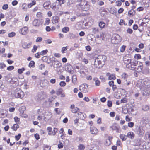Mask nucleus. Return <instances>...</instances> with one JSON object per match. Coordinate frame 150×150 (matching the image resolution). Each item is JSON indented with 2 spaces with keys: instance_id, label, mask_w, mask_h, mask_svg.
Segmentation results:
<instances>
[{
  "instance_id": "obj_12",
  "label": "nucleus",
  "mask_w": 150,
  "mask_h": 150,
  "mask_svg": "<svg viewBox=\"0 0 150 150\" xmlns=\"http://www.w3.org/2000/svg\"><path fill=\"white\" fill-rule=\"evenodd\" d=\"M112 130H115L117 132L120 133L121 132V129L119 127H117L115 125H113L110 127Z\"/></svg>"
},
{
  "instance_id": "obj_22",
  "label": "nucleus",
  "mask_w": 150,
  "mask_h": 150,
  "mask_svg": "<svg viewBox=\"0 0 150 150\" xmlns=\"http://www.w3.org/2000/svg\"><path fill=\"white\" fill-rule=\"evenodd\" d=\"M31 44V43H29L28 44L26 43H24L23 44L22 46L24 49L28 48L29 47Z\"/></svg>"
},
{
  "instance_id": "obj_3",
  "label": "nucleus",
  "mask_w": 150,
  "mask_h": 150,
  "mask_svg": "<svg viewBox=\"0 0 150 150\" xmlns=\"http://www.w3.org/2000/svg\"><path fill=\"white\" fill-rule=\"evenodd\" d=\"M127 63L126 61H125V63L126 64V67L130 69L134 70L135 68V66L136 63L134 62H132L130 59H128L127 60Z\"/></svg>"
},
{
  "instance_id": "obj_33",
  "label": "nucleus",
  "mask_w": 150,
  "mask_h": 150,
  "mask_svg": "<svg viewBox=\"0 0 150 150\" xmlns=\"http://www.w3.org/2000/svg\"><path fill=\"white\" fill-rule=\"evenodd\" d=\"M146 139L150 140V132H146L145 134Z\"/></svg>"
},
{
  "instance_id": "obj_24",
  "label": "nucleus",
  "mask_w": 150,
  "mask_h": 150,
  "mask_svg": "<svg viewBox=\"0 0 150 150\" xmlns=\"http://www.w3.org/2000/svg\"><path fill=\"white\" fill-rule=\"evenodd\" d=\"M93 81L95 82V84L97 86H99L100 84V81L97 78H94L93 79Z\"/></svg>"
},
{
  "instance_id": "obj_47",
  "label": "nucleus",
  "mask_w": 150,
  "mask_h": 150,
  "mask_svg": "<svg viewBox=\"0 0 150 150\" xmlns=\"http://www.w3.org/2000/svg\"><path fill=\"white\" fill-rule=\"evenodd\" d=\"M78 149L79 150H83L85 148L84 146L82 144H80L78 146Z\"/></svg>"
},
{
  "instance_id": "obj_38",
  "label": "nucleus",
  "mask_w": 150,
  "mask_h": 150,
  "mask_svg": "<svg viewBox=\"0 0 150 150\" xmlns=\"http://www.w3.org/2000/svg\"><path fill=\"white\" fill-rule=\"evenodd\" d=\"M48 52V50L47 49L43 50L40 53V54L41 55H44L46 54Z\"/></svg>"
},
{
  "instance_id": "obj_53",
  "label": "nucleus",
  "mask_w": 150,
  "mask_h": 150,
  "mask_svg": "<svg viewBox=\"0 0 150 150\" xmlns=\"http://www.w3.org/2000/svg\"><path fill=\"white\" fill-rule=\"evenodd\" d=\"M57 131V129L56 128H54L53 129V132L52 133V135L54 136Z\"/></svg>"
},
{
  "instance_id": "obj_48",
  "label": "nucleus",
  "mask_w": 150,
  "mask_h": 150,
  "mask_svg": "<svg viewBox=\"0 0 150 150\" xmlns=\"http://www.w3.org/2000/svg\"><path fill=\"white\" fill-rule=\"evenodd\" d=\"M119 25H125L126 24L125 23V21L123 19H120V22H119Z\"/></svg>"
},
{
  "instance_id": "obj_40",
  "label": "nucleus",
  "mask_w": 150,
  "mask_h": 150,
  "mask_svg": "<svg viewBox=\"0 0 150 150\" xmlns=\"http://www.w3.org/2000/svg\"><path fill=\"white\" fill-rule=\"evenodd\" d=\"M143 67L142 66H138L137 68V72H140L142 71Z\"/></svg>"
},
{
  "instance_id": "obj_32",
  "label": "nucleus",
  "mask_w": 150,
  "mask_h": 150,
  "mask_svg": "<svg viewBox=\"0 0 150 150\" xmlns=\"http://www.w3.org/2000/svg\"><path fill=\"white\" fill-rule=\"evenodd\" d=\"M79 108L77 107H75L74 109L71 110L72 113H76L79 111Z\"/></svg>"
},
{
  "instance_id": "obj_54",
  "label": "nucleus",
  "mask_w": 150,
  "mask_h": 150,
  "mask_svg": "<svg viewBox=\"0 0 150 150\" xmlns=\"http://www.w3.org/2000/svg\"><path fill=\"white\" fill-rule=\"evenodd\" d=\"M6 67V65L4 63L2 62L0 63V68L1 69H2Z\"/></svg>"
},
{
  "instance_id": "obj_50",
  "label": "nucleus",
  "mask_w": 150,
  "mask_h": 150,
  "mask_svg": "<svg viewBox=\"0 0 150 150\" xmlns=\"http://www.w3.org/2000/svg\"><path fill=\"white\" fill-rule=\"evenodd\" d=\"M16 33L14 32H12L8 34V36L9 37H12L15 36Z\"/></svg>"
},
{
  "instance_id": "obj_31",
  "label": "nucleus",
  "mask_w": 150,
  "mask_h": 150,
  "mask_svg": "<svg viewBox=\"0 0 150 150\" xmlns=\"http://www.w3.org/2000/svg\"><path fill=\"white\" fill-rule=\"evenodd\" d=\"M52 128L50 127H47V130L48 132V134L49 135H52Z\"/></svg>"
},
{
  "instance_id": "obj_21",
  "label": "nucleus",
  "mask_w": 150,
  "mask_h": 150,
  "mask_svg": "<svg viewBox=\"0 0 150 150\" xmlns=\"http://www.w3.org/2000/svg\"><path fill=\"white\" fill-rule=\"evenodd\" d=\"M36 4V1L35 0H33L32 2L29 3L27 5L28 7L29 8H31L33 6L35 5Z\"/></svg>"
},
{
  "instance_id": "obj_1",
  "label": "nucleus",
  "mask_w": 150,
  "mask_h": 150,
  "mask_svg": "<svg viewBox=\"0 0 150 150\" xmlns=\"http://www.w3.org/2000/svg\"><path fill=\"white\" fill-rule=\"evenodd\" d=\"M122 40V38L117 34H114L111 39L112 43L115 44H118Z\"/></svg>"
},
{
  "instance_id": "obj_26",
  "label": "nucleus",
  "mask_w": 150,
  "mask_h": 150,
  "mask_svg": "<svg viewBox=\"0 0 150 150\" xmlns=\"http://www.w3.org/2000/svg\"><path fill=\"white\" fill-rule=\"evenodd\" d=\"M27 6L26 3H23L21 6V8L24 11H27Z\"/></svg>"
},
{
  "instance_id": "obj_20",
  "label": "nucleus",
  "mask_w": 150,
  "mask_h": 150,
  "mask_svg": "<svg viewBox=\"0 0 150 150\" xmlns=\"http://www.w3.org/2000/svg\"><path fill=\"white\" fill-rule=\"evenodd\" d=\"M19 127V125H18L17 124H14L11 127V128L13 130L16 131Z\"/></svg>"
},
{
  "instance_id": "obj_49",
  "label": "nucleus",
  "mask_w": 150,
  "mask_h": 150,
  "mask_svg": "<svg viewBox=\"0 0 150 150\" xmlns=\"http://www.w3.org/2000/svg\"><path fill=\"white\" fill-rule=\"evenodd\" d=\"M50 22V19L48 18H47L45 19L44 24L45 25H48L49 24Z\"/></svg>"
},
{
  "instance_id": "obj_39",
  "label": "nucleus",
  "mask_w": 150,
  "mask_h": 150,
  "mask_svg": "<svg viewBox=\"0 0 150 150\" xmlns=\"http://www.w3.org/2000/svg\"><path fill=\"white\" fill-rule=\"evenodd\" d=\"M35 62L33 61H31L29 64V67H34Z\"/></svg>"
},
{
  "instance_id": "obj_41",
  "label": "nucleus",
  "mask_w": 150,
  "mask_h": 150,
  "mask_svg": "<svg viewBox=\"0 0 150 150\" xmlns=\"http://www.w3.org/2000/svg\"><path fill=\"white\" fill-rule=\"evenodd\" d=\"M37 17L39 18H41L43 17V13L40 12H38L36 15Z\"/></svg>"
},
{
  "instance_id": "obj_59",
  "label": "nucleus",
  "mask_w": 150,
  "mask_h": 150,
  "mask_svg": "<svg viewBox=\"0 0 150 150\" xmlns=\"http://www.w3.org/2000/svg\"><path fill=\"white\" fill-rule=\"evenodd\" d=\"M38 48V47L35 45L33 46V48L32 50V52L34 53L37 50Z\"/></svg>"
},
{
  "instance_id": "obj_8",
  "label": "nucleus",
  "mask_w": 150,
  "mask_h": 150,
  "mask_svg": "<svg viewBox=\"0 0 150 150\" xmlns=\"http://www.w3.org/2000/svg\"><path fill=\"white\" fill-rule=\"evenodd\" d=\"M144 80L140 79L137 82V86L140 88L141 90L144 89Z\"/></svg>"
},
{
  "instance_id": "obj_17",
  "label": "nucleus",
  "mask_w": 150,
  "mask_h": 150,
  "mask_svg": "<svg viewBox=\"0 0 150 150\" xmlns=\"http://www.w3.org/2000/svg\"><path fill=\"white\" fill-rule=\"evenodd\" d=\"M59 21V18L57 16H54L53 17L52 22L53 24L57 23Z\"/></svg>"
},
{
  "instance_id": "obj_62",
  "label": "nucleus",
  "mask_w": 150,
  "mask_h": 150,
  "mask_svg": "<svg viewBox=\"0 0 150 150\" xmlns=\"http://www.w3.org/2000/svg\"><path fill=\"white\" fill-rule=\"evenodd\" d=\"M45 65L43 64H41L39 66V69L42 70L45 67Z\"/></svg>"
},
{
  "instance_id": "obj_57",
  "label": "nucleus",
  "mask_w": 150,
  "mask_h": 150,
  "mask_svg": "<svg viewBox=\"0 0 150 150\" xmlns=\"http://www.w3.org/2000/svg\"><path fill=\"white\" fill-rule=\"evenodd\" d=\"M134 125V123L133 122H129L128 123V126L129 127H130V128L132 127H133Z\"/></svg>"
},
{
  "instance_id": "obj_4",
  "label": "nucleus",
  "mask_w": 150,
  "mask_h": 150,
  "mask_svg": "<svg viewBox=\"0 0 150 150\" xmlns=\"http://www.w3.org/2000/svg\"><path fill=\"white\" fill-rule=\"evenodd\" d=\"M14 95L16 98H21L24 96V94L20 88H17L15 91Z\"/></svg>"
},
{
  "instance_id": "obj_63",
  "label": "nucleus",
  "mask_w": 150,
  "mask_h": 150,
  "mask_svg": "<svg viewBox=\"0 0 150 150\" xmlns=\"http://www.w3.org/2000/svg\"><path fill=\"white\" fill-rule=\"evenodd\" d=\"M116 4L117 6H120L121 5L122 3L121 1L118 0L116 1Z\"/></svg>"
},
{
  "instance_id": "obj_44",
  "label": "nucleus",
  "mask_w": 150,
  "mask_h": 150,
  "mask_svg": "<svg viewBox=\"0 0 150 150\" xmlns=\"http://www.w3.org/2000/svg\"><path fill=\"white\" fill-rule=\"evenodd\" d=\"M63 92V90L62 89H58L56 92V94L57 95H59Z\"/></svg>"
},
{
  "instance_id": "obj_61",
  "label": "nucleus",
  "mask_w": 150,
  "mask_h": 150,
  "mask_svg": "<svg viewBox=\"0 0 150 150\" xmlns=\"http://www.w3.org/2000/svg\"><path fill=\"white\" fill-rule=\"evenodd\" d=\"M107 105L109 107H111L112 105V103L111 101L108 100L107 101Z\"/></svg>"
},
{
  "instance_id": "obj_5",
  "label": "nucleus",
  "mask_w": 150,
  "mask_h": 150,
  "mask_svg": "<svg viewBox=\"0 0 150 150\" xmlns=\"http://www.w3.org/2000/svg\"><path fill=\"white\" fill-rule=\"evenodd\" d=\"M105 57L103 56L102 57V59L100 60L99 58H98L97 59V62L98 65V68H100V67H103L105 63Z\"/></svg>"
},
{
  "instance_id": "obj_6",
  "label": "nucleus",
  "mask_w": 150,
  "mask_h": 150,
  "mask_svg": "<svg viewBox=\"0 0 150 150\" xmlns=\"http://www.w3.org/2000/svg\"><path fill=\"white\" fill-rule=\"evenodd\" d=\"M79 90L84 93H86L88 91V85L86 84H82L79 87Z\"/></svg>"
},
{
  "instance_id": "obj_64",
  "label": "nucleus",
  "mask_w": 150,
  "mask_h": 150,
  "mask_svg": "<svg viewBox=\"0 0 150 150\" xmlns=\"http://www.w3.org/2000/svg\"><path fill=\"white\" fill-rule=\"evenodd\" d=\"M8 8V5L7 4L4 5L2 7V8L4 10H6Z\"/></svg>"
},
{
  "instance_id": "obj_11",
  "label": "nucleus",
  "mask_w": 150,
  "mask_h": 150,
  "mask_svg": "<svg viewBox=\"0 0 150 150\" xmlns=\"http://www.w3.org/2000/svg\"><path fill=\"white\" fill-rule=\"evenodd\" d=\"M66 70L69 73L73 74V68L71 65L69 64H67L66 66Z\"/></svg>"
},
{
  "instance_id": "obj_14",
  "label": "nucleus",
  "mask_w": 150,
  "mask_h": 150,
  "mask_svg": "<svg viewBox=\"0 0 150 150\" xmlns=\"http://www.w3.org/2000/svg\"><path fill=\"white\" fill-rule=\"evenodd\" d=\"M144 89L149 87L150 86V81L148 80H144Z\"/></svg>"
},
{
  "instance_id": "obj_42",
  "label": "nucleus",
  "mask_w": 150,
  "mask_h": 150,
  "mask_svg": "<svg viewBox=\"0 0 150 150\" xmlns=\"http://www.w3.org/2000/svg\"><path fill=\"white\" fill-rule=\"evenodd\" d=\"M25 70V69L24 68H22L21 69H19L18 70V72L19 74H22L23 72Z\"/></svg>"
},
{
  "instance_id": "obj_46",
  "label": "nucleus",
  "mask_w": 150,
  "mask_h": 150,
  "mask_svg": "<svg viewBox=\"0 0 150 150\" xmlns=\"http://www.w3.org/2000/svg\"><path fill=\"white\" fill-rule=\"evenodd\" d=\"M126 46L123 45L121 46L120 48V51L121 52H123L125 49Z\"/></svg>"
},
{
  "instance_id": "obj_60",
  "label": "nucleus",
  "mask_w": 150,
  "mask_h": 150,
  "mask_svg": "<svg viewBox=\"0 0 150 150\" xmlns=\"http://www.w3.org/2000/svg\"><path fill=\"white\" fill-rule=\"evenodd\" d=\"M14 69V67L13 66H11L8 67L7 68V70L8 71H11L13 69Z\"/></svg>"
},
{
  "instance_id": "obj_19",
  "label": "nucleus",
  "mask_w": 150,
  "mask_h": 150,
  "mask_svg": "<svg viewBox=\"0 0 150 150\" xmlns=\"http://www.w3.org/2000/svg\"><path fill=\"white\" fill-rule=\"evenodd\" d=\"M135 136V134L132 132H129L127 134V137L131 139H133Z\"/></svg>"
},
{
  "instance_id": "obj_7",
  "label": "nucleus",
  "mask_w": 150,
  "mask_h": 150,
  "mask_svg": "<svg viewBox=\"0 0 150 150\" xmlns=\"http://www.w3.org/2000/svg\"><path fill=\"white\" fill-rule=\"evenodd\" d=\"M26 108L25 106H22L19 109L20 112V115L22 117L27 118L28 117L27 115L24 113V111L25 110Z\"/></svg>"
},
{
  "instance_id": "obj_28",
  "label": "nucleus",
  "mask_w": 150,
  "mask_h": 150,
  "mask_svg": "<svg viewBox=\"0 0 150 150\" xmlns=\"http://www.w3.org/2000/svg\"><path fill=\"white\" fill-rule=\"evenodd\" d=\"M120 138L122 141H125L127 139V136L125 134H121L120 135Z\"/></svg>"
},
{
  "instance_id": "obj_55",
  "label": "nucleus",
  "mask_w": 150,
  "mask_h": 150,
  "mask_svg": "<svg viewBox=\"0 0 150 150\" xmlns=\"http://www.w3.org/2000/svg\"><path fill=\"white\" fill-rule=\"evenodd\" d=\"M91 43L93 44V45H94V44H97L98 43L96 41V39H95L94 40H93L92 39H91Z\"/></svg>"
},
{
  "instance_id": "obj_36",
  "label": "nucleus",
  "mask_w": 150,
  "mask_h": 150,
  "mask_svg": "<svg viewBox=\"0 0 150 150\" xmlns=\"http://www.w3.org/2000/svg\"><path fill=\"white\" fill-rule=\"evenodd\" d=\"M143 94L146 96H149L150 95V91L148 90H147L145 91H144Z\"/></svg>"
},
{
  "instance_id": "obj_16",
  "label": "nucleus",
  "mask_w": 150,
  "mask_h": 150,
  "mask_svg": "<svg viewBox=\"0 0 150 150\" xmlns=\"http://www.w3.org/2000/svg\"><path fill=\"white\" fill-rule=\"evenodd\" d=\"M106 76H108V80H115L116 79V77L115 74H110V73H107L106 74Z\"/></svg>"
},
{
  "instance_id": "obj_25",
  "label": "nucleus",
  "mask_w": 150,
  "mask_h": 150,
  "mask_svg": "<svg viewBox=\"0 0 150 150\" xmlns=\"http://www.w3.org/2000/svg\"><path fill=\"white\" fill-rule=\"evenodd\" d=\"M92 32L94 34L97 33L99 32V30L98 28L93 27L92 28Z\"/></svg>"
},
{
  "instance_id": "obj_13",
  "label": "nucleus",
  "mask_w": 150,
  "mask_h": 150,
  "mask_svg": "<svg viewBox=\"0 0 150 150\" xmlns=\"http://www.w3.org/2000/svg\"><path fill=\"white\" fill-rule=\"evenodd\" d=\"M51 3L49 1H47L43 4V6L44 8L46 9H48L51 7Z\"/></svg>"
},
{
  "instance_id": "obj_9",
  "label": "nucleus",
  "mask_w": 150,
  "mask_h": 150,
  "mask_svg": "<svg viewBox=\"0 0 150 150\" xmlns=\"http://www.w3.org/2000/svg\"><path fill=\"white\" fill-rule=\"evenodd\" d=\"M90 132L92 134L96 135L98 133V130L96 127L93 126L90 127Z\"/></svg>"
},
{
  "instance_id": "obj_23",
  "label": "nucleus",
  "mask_w": 150,
  "mask_h": 150,
  "mask_svg": "<svg viewBox=\"0 0 150 150\" xmlns=\"http://www.w3.org/2000/svg\"><path fill=\"white\" fill-rule=\"evenodd\" d=\"M49 84V82L47 79L44 80L42 83V86L45 87L47 86Z\"/></svg>"
},
{
  "instance_id": "obj_37",
  "label": "nucleus",
  "mask_w": 150,
  "mask_h": 150,
  "mask_svg": "<svg viewBox=\"0 0 150 150\" xmlns=\"http://www.w3.org/2000/svg\"><path fill=\"white\" fill-rule=\"evenodd\" d=\"M149 106L147 105H144L142 107V110L144 111H147L148 110H149Z\"/></svg>"
},
{
  "instance_id": "obj_2",
  "label": "nucleus",
  "mask_w": 150,
  "mask_h": 150,
  "mask_svg": "<svg viewBox=\"0 0 150 150\" xmlns=\"http://www.w3.org/2000/svg\"><path fill=\"white\" fill-rule=\"evenodd\" d=\"M81 9L84 11H87L89 9V5L86 1H83L79 5Z\"/></svg>"
},
{
  "instance_id": "obj_58",
  "label": "nucleus",
  "mask_w": 150,
  "mask_h": 150,
  "mask_svg": "<svg viewBox=\"0 0 150 150\" xmlns=\"http://www.w3.org/2000/svg\"><path fill=\"white\" fill-rule=\"evenodd\" d=\"M42 40V38L41 37H38L36 40V42H41Z\"/></svg>"
},
{
  "instance_id": "obj_34",
  "label": "nucleus",
  "mask_w": 150,
  "mask_h": 150,
  "mask_svg": "<svg viewBox=\"0 0 150 150\" xmlns=\"http://www.w3.org/2000/svg\"><path fill=\"white\" fill-rule=\"evenodd\" d=\"M67 51V46L63 47L62 48L61 51L63 53H66Z\"/></svg>"
},
{
  "instance_id": "obj_27",
  "label": "nucleus",
  "mask_w": 150,
  "mask_h": 150,
  "mask_svg": "<svg viewBox=\"0 0 150 150\" xmlns=\"http://www.w3.org/2000/svg\"><path fill=\"white\" fill-rule=\"evenodd\" d=\"M69 30V28L68 27H65L63 28L62 29V31L63 32L66 33L68 32Z\"/></svg>"
},
{
  "instance_id": "obj_29",
  "label": "nucleus",
  "mask_w": 150,
  "mask_h": 150,
  "mask_svg": "<svg viewBox=\"0 0 150 150\" xmlns=\"http://www.w3.org/2000/svg\"><path fill=\"white\" fill-rule=\"evenodd\" d=\"M110 137H108V138L105 141V145L106 146L110 145L111 144V142L110 139Z\"/></svg>"
},
{
  "instance_id": "obj_15",
  "label": "nucleus",
  "mask_w": 150,
  "mask_h": 150,
  "mask_svg": "<svg viewBox=\"0 0 150 150\" xmlns=\"http://www.w3.org/2000/svg\"><path fill=\"white\" fill-rule=\"evenodd\" d=\"M144 130L143 129L142 127H139L138 129L137 133L139 136L142 135L144 133Z\"/></svg>"
},
{
  "instance_id": "obj_43",
  "label": "nucleus",
  "mask_w": 150,
  "mask_h": 150,
  "mask_svg": "<svg viewBox=\"0 0 150 150\" xmlns=\"http://www.w3.org/2000/svg\"><path fill=\"white\" fill-rule=\"evenodd\" d=\"M14 121L15 122L17 123H19L20 122V119L17 116L15 117L14 118Z\"/></svg>"
},
{
  "instance_id": "obj_35",
  "label": "nucleus",
  "mask_w": 150,
  "mask_h": 150,
  "mask_svg": "<svg viewBox=\"0 0 150 150\" xmlns=\"http://www.w3.org/2000/svg\"><path fill=\"white\" fill-rule=\"evenodd\" d=\"M76 76L75 75H73L72 77V81L74 84H75L76 83Z\"/></svg>"
},
{
  "instance_id": "obj_52",
  "label": "nucleus",
  "mask_w": 150,
  "mask_h": 150,
  "mask_svg": "<svg viewBox=\"0 0 150 150\" xmlns=\"http://www.w3.org/2000/svg\"><path fill=\"white\" fill-rule=\"evenodd\" d=\"M66 84V83L64 81H61L59 83V85L61 86L64 87Z\"/></svg>"
},
{
  "instance_id": "obj_30",
  "label": "nucleus",
  "mask_w": 150,
  "mask_h": 150,
  "mask_svg": "<svg viewBox=\"0 0 150 150\" xmlns=\"http://www.w3.org/2000/svg\"><path fill=\"white\" fill-rule=\"evenodd\" d=\"M105 26V23L101 21L99 23V26L101 28H103Z\"/></svg>"
},
{
  "instance_id": "obj_10",
  "label": "nucleus",
  "mask_w": 150,
  "mask_h": 150,
  "mask_svg": "<svg viewBox=\"0 0 150 150\" xmlns=\"http://www.w3.org/2000/svg\"><path fill=\"white\" fill-rule=\"evenodd\" d=\"M28 32V28L26 26H25L21 29L19 30L20 33L23 35H25Z\"/></svg>"
},
{
  "instance_id": "obj_51",
  "label": "nucleus",
  "mask_w": 150,
  "mask_h": 150,
  "mask_svg": "<svg viewBox=\"0 0 150 150\" xmlns=\"http://www.w3.org/2000/svg\"><path fill=\"white\" fill-rule=\"evenodd\" d=\"M134 57L137 59H139L141 58V55L139 54H135Z\"/></svg>"
},
{
  "instance_id": "obj_56",
  "label": "nucleus",
  "mask_w": 150,
  "mask_h": 150,
  "mask_svg": "<svg viewBox=\"0 0 150 150\" xmlns=\"http://www.w3.org/2000/svg\"><path fill=\"white\" fill-rule=\"evenodd\" d=\"M126 31H127V32L128 33H129L130 34H131L132 33V32H133L132 30L131 29L129 28H128L127 29Z\"/></svg>"
},
{
  "instance_id": "obj_45",
  "label": "nucleus",
  "mask_w": 150,
  "mask_h": 150,
  "mask_svg": "<svg viewBox=\"0 0 150 150\" xmlns=\"http://www.w3.org/2000/svg\"><path fill=\"white\" fill-rule=\"evenodd\" d=\"M104 33L103 32L101 33L100 34V40H104Z\"/></svg>"
},
{
  "instance_id": "obj_18",
  "label": "nucleus",
  "mask_w": 150,
  "mask_h": 150,
  "mask_svg": "<svg viewBox=\"0 0 150 150\" xmlns=\"http://www.w3.org/2000/svg\"><path fill=\"white\" fill-rule=\"evenodd\" d=\"M33 25L35 27L39 26L41 25V23L38 19H35L33 22Z\"/></svg>"
}]
</instances>
